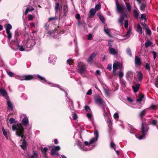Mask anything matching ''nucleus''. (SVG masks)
<instances>
[{
  "instance_id": "nucleus-33",
  "label": "nucleus",
  "mask_w": 158,
  "mask_h": 158,
  "mask_svg": "<svg viewBox=\"0 0 158 158\" xmlns=\"http://www.w3.org/2000/svg\"><path fill=\"white\" fill-rule=\"evenodd\" d=\"M152 44V43L151 41H148L145 42V46L146 47L148 48L151 46Z\"/></svg>"
},
{
  "instance_id": "nucleus-12",
  "label": "nucleus",
  "mask_w": 158,
  "mask_h": 158,
  "mask_svg": "<svg viewBox=\"0 0 158 158\" xmlns=\"http://www.w3.org/2000/svg\"><path fill=\"white\" fill-rule=\"evenodd\" d=\"M96 103L99 106H102L103 107L105 106V104L102 99L100 97H98L95 100Z\"/></svg>"
},
{
  "instance_id": "nucleus-38",
  "label": "nucleus",
  "mask_w": 158,
  "mask_h": 158,
  "mask_svg": "<svg viewBox=\"0 0 158 158\" xmlns=\"http://www.w3.org/2000/svg\"><path fill=\"white\" fill-rule=\"evenodd\" d=\"M133 13L135 17L136 18H137L139 15V14L138 11L135 10H134L133 11Z\"/></svg>"
},
{
  "instance_id": "nucleus-32",
  "label": "nucleus",
  "mask_w": 158,
  "mask_h": 158,
  "mask_svg": "<svg viewBox=\"0 0 158 158\" xmlns=\"http://www.w3.org/2000/svg\"><path fill=\"white\" fill-rule=\"evenodd\" d=\"M68 99L69 100V104H70V105L69 106V107L70 108V109L71 110H72V109H73V101L72 100H71V99H70L69 98H68Z\"/></svg>"
},
{
  "instance_id": "nucleus-7",
  "label": "nucleus",
  "mask_w": 158,
  "mask_h": 158,
  "mask_svg": "<svg viewBox=\"0 0 158 158\" xmlns=\"http://www.w3.org/2000/svg\"><path fill=\"white\" fill-rule=\"evenodd\" d=\"M86 70V67L84 64L82 62L79 63L78 64V72L81 74L85 73Z\"/></svg>"
},
{
  "instance_id": "nucleus-48",
  "label": "nucleus",
  "mask_w": 158,
  "mask_h": 158,
  "mask_svg": "<svg viewBox=\"0 0 158 158\" xmlns=\"http://www.w3.org/2000/svg\"><path fill=\"white\" fill-rule=\"evenodd\" d=\"M127 53L130 56H131L132 54L131 53V51L130 48H128L127 50Z\"/></svg>"
},
{
  "instance_id": "nucleus-42",
  "label": "nucleus",
  "mask_w": 158,
  "mask_h": 158,
  "mask_svg": "<svg viewBox=\"0 0 158 158\" xmlns=\"http://www.w3.org/2000/svg\"><path fill=\"white\" fill-rule=\"evenodd\" d=\"M2 131L3 132V135L5 136L6 138L7 139H8V137H7V132H6V131L5 130L4 127H2Z\"/></svg>"
},
{
  "instance_id": "nucleus-49",
  "label": "nucleus",
  "mask_w": 158,
  "mask_h": 158,
  "mask_svg": "<svg viewBox=\"0 0 158 158\" xmlns=\"http://www.w3.org/2000/svg\"><path fill=\"white\" fill-rule=\"evenodd\" d=\"M10 123V124H12L15 122V120L12 118H10L9 120Z\"/></svg>"
},
{
  "instance_id": "nucleus-1",
  "label": "nucleus",
  "mask_w": 158,
  "mask_h": 158,
  "mask_svg": "<svg viewBox=\"0 0 158 158\" xmlns=\"http://www.w3.org/2000/svg\"><path fill=\"white\" fill-rule=\"evenodd\" d=\"M94 134L96 137L92 138L90 139L89 142L87 141H85L84 143V144L82 145L81 142H79L78 144L80 146V148L82 150L85 151L90 150L92 149L94 146H92L91 144L96 142L98 140L99 136L98 133V131L96 130L94 131Z\"/></svg>"
},
{
  "instance_id": "nucleus-10",
  "label": "nucleus",
  "mask_w": 158,
  "mask_h": 158,
  "mask_svg": "<svg viewBox=\"0 0 158 158\" xmlns=\"http://www.w3.org/2000/svg\"><path fill=\"white\" fill-rule=\"evenodd\" d=\"M37 76L40 79L41 81L42 82L44 83L47 82L48 84H50V86H51L54 87H59L58 85H57L56 84H54L53 83H50L47 82L46 80L45 79V78L44 77H43L39 75H37Z\"/></svg>"
},
{
  "instance_id": "nucleus-29",
  "label": "nucleus",
  "mask_w": 158,
  "mask_h": 158,
  "mask_svg": "<svg viewBox=\"0 0 158 158\" xmlns=\"http://www.w3.org/2000/svg\"><path fill=\"white\" fill-rule=\"evenodd\" d=\"M137 31L140 34H142V28L139 24L137 26Z\"/></svg>"
},
{
  "instance_id": "nucleus-14",
  "label": "nucleus",
  "mask_w": 158,
  "mask_h": 158,
  "mask_svg": "<svg viewBox=\"0 0 158 158\" xmlns=\"http://www.w3.org/2000/svg\"><path fill=\"white\" fill-rule=\"evenodd\" d=\"M140 84L137 83L132 86V88L135 93L139 89Z\"/></svg>"
},
{
  "instance_id": "nucleus-19",
  "label": "nucleus",
  "mask_w": 158,
  "mask_h": 158,
  "mask_svg": "<svg viewBox=\"0 0 158 158\" xmlns=\"http://www.w3.org/2000/svg\"><path fill=\"white\" fill-rule=\"evenodd\" d=\"M110 147L113 148L114 150L116 151V154L118 155L119 154V152L118 150L116 151L115 150V148H116V145L115 144L113 143V142L112 141H111L110 143Z\"/></svg>"
},
{
  "instance_id": "nucleus-60",
  "label": "nucleus",
  "mask_w": 158,
  "mask_h": 158,
  "mask_svg": "<svg viewBox=\"0 0 158 158\" xmlns=\"http://www.w3.org/2000/svg\"><path fill=\"white\" fill-rule=\"evenodd\" d=\"M7 73L10 77H13L14 75L13 73L11 72H7Z\"/></svg>"
},
{
  "instance_id": "nucleus-6",
  "label": "nucleus",
  "mask_w": 158,
  "mask_h": 158,
  "mask_svg": "<svg viewBox=\"0 0 158 158\" xmlns=\"http://www.w3.org/2000/svg\"><path fill=\"white\" fill-rule=\"evenodd\" d=\"M29 36L26 35L25 36V45L27 48H31L35 44V42L32 39H29L28 37Z\"/></svg>"
},
{
  "instance_id": "nucleus-17",
  "label": "nucleus",
  "mask_w": 158,
  "mask_h": 158,
  "mask_svg": "<svg viewBox=\"0 0 158 158\" xmlns=\"http://www.w3.org/2000/svg\"><path fill=\"white\" fill-rule=\"evenodd\" d=\"M7 100V102L8 105V109L10 110H12L13 108V106L11 103L10 101L9 98L6 99Z\"/></svg>"
},
{
  "instance_id": "nucleus-59",
  "label": "nucleus",
  "mask_w": 158,
  "mask_h": 158,
  "mask_svg": "<svg viewBox=\"0 0 158 158\" xmlns=\"http://www.w3.org/2000/svg\"><path fill=\"white\" fill-rule=\"evenodd\" d=\"M73 118L74 120H76L77 118V114L75 113L73 114Z\"/></svg>"
},
{
  "instance_id": "nucleus-13",
  "label": "nucleus",
  "mask_w": 158,
  "mask_h": 158,
  "mask_svg": "<svg viewBox=\"0 0 158 158\" xmlns=\"http://www.w3.org/2000/svg\"><path fill=\"white\" fill-rule=\"evenodd\" d=\"M33 78V77L31 75H25L23 76L21 79V80L23 81L29 80L32 79Z\"/></svg>"
},
{
  "instance_id": "nucleus-3",
  "label": "nucleus",
  "mask_w": 158,
  "mask_h": 158,
  "mask_svg": "<svg viewBox=\"0 0 158 158\" xmlns=\"http://www.w3.org/2000/svg\"><path fill=\"white\" fill-rule=\"evenodd\" d=\"M115 3L116 6V9L118 14H121L118 20V23L122 26L123 24V20L125 18L127 17V15L124 13V10L125 9L124 6L123 5H120L118 0H116Z\"/></svg>"
},
{
  "instance_id": "nucleus-9",
  "label": "nucleus",
  "mask_w": 158,
  "mask_h": 158,
  "mask_svg": "<svg viewBox=\"0 0 158 158\" xmlns=\"http://www.w3.org/2000/svg\"><path fill=\"white\" fill-rule=\"evenodd\" d=\"M20 119L22 120V122L23 124L26 126L28 125V119L27 117L25 114H23L20 116Z\"/></svg>"
},
{
  "instance_id": "nucleus-24",
  "label": "nucleus",
  "mask_w": 158,
  "mask_h": 158,
  "mask_svg": "<svg viewBox=\"0 0 158 158\" xmlns=\"http://www.w3.org/2000/svg\"><path fill=\"white\" fill-rule=\"evenodd\" d=\"M137 78L139 81H141L143 78V75L140 72L138 73Z\"/></svg>"
},
{
  "instance_id": "nucleus-54",
  "label": "nucleus",
  "mask_w": 158,
  "mask_h": 158,
  "mask_svg": "<svg viewBox=\"0 0 158 158\" xmlns=\"http://www.w3.org/2000/svg\"><path fill=\"white\" fill-rule=\"evenodd\" d=\"M120 82H121V84L122 85V86L123 87H125V85H126V83L125 81H123V80H121Z\"/></svg>"
},
{
  "instance_id": "nucleus-22",
  "label": "nucleus",
  "mask_w": 158,
  "mask_h": 158,
  "mask_svg": "<svg viewBox=\"0 0 158 158\" xmlns=\"http://www.w3.org/2000/svg\"><path fill=\"white\" fill-rule=\"evenodd\" d=\"M98 15L101 21L104 23L105 22V20L104 17L101 14H98Z\"/></svg>"
},
{
  "instance_id": "nucleus-40",
  "label": "nucleus",
  "mask_w": 158,
  "mask_h": 158,
  "mask_svg": "<svg viewBox=\"0 0 158 158\" xmlns=\"http://www.w3.org/2000/svg\"><path fill=\"white\" fill-rule=\"evenodd\" d=\"M101 8V5L100 4H97L95 7V10L98 11Z\"/></svg>"
},
{
  "instance_id": "nucleus-30",
  "label": "nucleus",
  "mask_w": 158,
  "mask_h": 158,
  "mask_svg": "<svg viewBox=\"0 0 158 158\" xmlns=\"http://www.w3.org/2000/svg\"><path fill=\"white\" fill-rule=\"evenodd\" d=\"M157 105L152 104L150 106L149 108L151 110H156L157 107Z\"/></svg>"
},
{
  "instance_id": "nucleus-26",
  "label": "nucleus",
  "mask_w": 158,
  "mask_h": 158,
  "mask_svg": "<svg viewBox=\"0 0 158 158\" xmlns=\"http://www.w3.org/2000/svg\"><path fill=\"white\" fill-rule=\"evenodd\" d=\"M127 76L128 78L131 79L133 77V73L131 71L128 72L127 73Z\"/></svg>"
},
{
  "instance_id": "nucleus-35",
  "label": "nucleus",
  "mask_w": 158,
  "mask_h": 158,
  "mask_svg": "<svg viewBox=\"0 0 158 158\" xmlns=\"http://www.w3.org/2000/svg\"><path fill=\"white\" fill-rule=\"evenodd\" d=\"M48 150V148L46 147H45L44 148H42L41 149V151L44 153V154L46 156L47 155L46 152Z\"/></svg>"
},
{
  "instance_id": "nucleus-52",
  "label": "nucleus",
  "mask_w": 158,
  "mask_h": 158,
  "mask_svg": "<svg viewBox=\"0 0 158 158\" xmlns=\"http://www.w3.org/2000/svg\"><path fill=\"white\" fill-rule=\"evenodd\" d=\"M153 56V58L154 59H155L157 57V53L155 51H153L152 52Z\"/></svg>"
},
{
  "instance_id": "nucleus-56",
  "label": "nucleus",
  "mask_w": 158,
  "mask_h": 158,
  "mask_svg": "<svg viewBox=\"0 0 158 158\" xmlns=\"http://www.w3.org/2000/svg\"><path fill=\"white\" fill-rule=\"evenodd\" d=\"M141 18L142 19L146 20V18L145 14H142L141 15Z\"/></svg>"
},
{
  "instance_id": "nucleus-63",
  "label": "nucleus",
  "mask_w": 158,
  "mask_h": 158,
  "mask_svg": "<svg viewBox=\"0 0 158 158\" xmlns=\"http://www.w3.org/2000/svg\"><path fill=\"white\" fill-rule=\"evenodd\" d=\"M146 31L147 33L149 35H150L151 34V31L148 28H146Z\"/></svg>"
},
{
  "instance_id": "nucleus-18",
  "label": "nucleus",
  "mask_w": 158,
  "mask_h": 158,
  "mask_svg": "<svg viewBox=\"0 0 158 158\" xmlns=\"http://www.w3.org/2000/svg\"><path fill=\"white\" fill-rule=\"evenodd\" d=\"M27 142L24 139L22 141V144L21 145L22 148L24 150L27 149Z\"/></svg>"
},
{
  "instance_id": "nucleus-53",
  "label": "nucleus",
  "mask_w": 158,
  "mask_h": 158,
  "mask_svg": "<svg viewBox=\"0 0 158 158\" xmlns=\"http://www.w3.org/2000/svg\"><path fill=\"white\" fill-rule=\"evenodd\" d=\"M114 119H116L119 118L118 114L117 113H115L114 115Z\"/></svg>"
},
{
  "instance_id": "nucleus-64",
  "label": "nucleus",
  "mask_w": 158,
  "mask_h": 158,
  "mask_svg": "<svg viewBox=\"0 0 158 158\" xmlns=\"http://www.w3.org/2000/svg\"><path fill=\"white\" fill-rule=\"evenodd\" d=\"M155 85L156 87L158 88V77L155 83Z\"/></svg>"
},
{
  "instance_id": "nucleus-36",
  "label": "nucleus",
  "mask_w": 158,
  "mask_h": 158,
  "mask_svg": "<svg viewBox=\"0 0 158 158\" xmlns=\"http://www.w3.org/2000/svg\"><path fill=\"white\" fill-rule=\"evenodd\" d=\"M6 34L7 35L8 40H9V41H10V39L12 38V34L11 33L10 31H9L8 32H8L6 33Z\"/></svg>"
},
{
  "instance_id": "nucleus-15",
  "label": "nucleus",
  "mask_w": 158,
  "mask_h": 158,
  "mask_svg": "<svg viewBox=\"0 0 158 158\" xmlns=\"http://www.w3.org/2000/svg\"><path fill=\"white\" fill-rule=\"evenodd\" d=\"M135 64L136 65H139L141 64L140 59L137 56H135Z\"/></svg>"
},
{
  "instance_id": "nucleus-44",
  "label": "nucleus",
  "mask_w": 158,
  "mask_h": 158,
  "mask_svg": "<svg viewBox=\"0 0 158 158\" xmlns=\"http://www.w3.org/2000/svg\"><path fill=\"white\" fill-rule=\"evenodd\" d=\"M60 4L59 3L57 2L56 3L55 9L56 11L59 9Z\"/></svg>"
},
{
  "instance_id": "nucleus-58",
  "label": "nucleus",
  "mask_w": 158,
  "mask_h": 158,
  "mask_svg": "<svg viewBox=\"0 0 158 158\" xmlns=\"http://www.w3.org/2000/svg\"><path fill=\"white\" fill-rule=\"evenodd\" d=\"M107 69L109 70H111L112 69V65L110 64H108L107 67Z\"/></svg>"
},
{
  "instance_id": "nucleus-34",
  "label": "nucleus",
  "mask_w": 158,
  "mask_h": 158,
  "mask_svg": "<svg viewBox=\"0 0 158 158\" xmlns=\"http://www.w3.org/2000/svg\"><path fill=\"white\" fill-rule=\"evenodd\" d=\"M51 154L52 155H56L57 156H59V154L57 152V151L55 150H54L53 151H52V149L51 151Z\"/></svg>"
},
{
  "instance_id": "nucleus-43",
  "label": "nucleus",
  "mask_w": 158,
  "mask_h": 158,
  "mask_svg": "<svg viewBox=\"0 0 158 158\" xmlns=\"http://www.w3.org/2000/svg\"><path fill=\"white\" fill-rule=\"evenodd\" d=\"M131 32V29L129 28V29L127 31V34L126 35V37H127V38H128L130 36Z\"/></svg>"
},
{
  "instance_id": "nucleus-45",
  "label": "nucleus",
  "mask_w": 158,
  "mask_h": 158,
  "mask_svg": "<svg viewBox=\"0 0 158 158\" xmlns=\"http://www.w3.org/2000/svg\"><path fill=\"white\" fill-rule=\"evenodd\" d=\"M157 123V121L155 120H153L151 122H149L148 124H152L153 125H156Z\"/></svg>"
},
{
  "instance_id": "nucleus-4",
  "label": "nucleus",
  "mask_w": 158,
  "mask_h": 158,
  "mask_svg": "<svg viewBox=\"0 0 158 158\" xmlns=\"http://www.w3.org/2000/svg\"><path fill=\"white\" fill-rule=\"evenodd\" d=\"M14 42L16 43V44H15L14 42L11 41L10 43V46L14 50H19L20 51H23L26 50V46L25 45V42H23V44L21 45H19V41L18 40V39L16 38L14 40Z\"/></svg>"
},
{
  "instance_id": "nucleus-55",
  "label": "nucleus",
  "mask_w": 158,
  "mask_h": 158,
  "mask_svg": "<svg viewBox=\"0 0 158 158\" xmlns=\"http://www.w3.org/2000/svg\"><path fill=\"white\" fill-rule=\"evenodd\" d=\"M85 110L89 112L90 110L89 107L87 106H85Z\"/></svg>"
},
{
  "instance_id": "nucleus-2",
  "label": "nucleus",
  "mask_w": 158,
  "mask_h": 158,
  "mask_svg": "<svg viewBox=\"0 0 158 158\" xmlns=\"http://www.w3.org/2000/svg\"><path fill=\"white\" fill-rule=\"evenodd\" d=\"M146 113V110H144L142 111L139 114V117L142 119V123L141 125V132L142 135L139 137H136L139 139H143L147 135V133L149 129V127H148L147 124L145 122L146 119L145 118H143V116Z\"/></svg>"
},
{
  "instance_id": "nucleus-50",
  "label": "nucleus",
  "mask_w": 158,
  "mask_h": 158,
  "mask_svg": "<svg viewBox=\"0 0 158 158\" xmlns=\"http://www.w3.org/2000/svg\"><path fill=\"white\" fill-rule=\"evenodd\" d=\"M87 116L88 118L91 121L92 120V114L91 113H87Z\"/></svg>"
},
{
  "instance_id": "nucleus-57",
  "label": "nucleus",
  "mask_w": 158,
  "mask_h": 158,
  "mask_svg": "<svg viewBox=\"0 0 158 158\" xmlns=\"http://www.w3.org/2000/svg\"><path fill=\"white\" fill-rule=\"evenodd\" d=\"M104 90L106 94V95L109 96V92L108 89H104Z\"/></svg>"
},
{
  "instance_id": "nucleus-51",
  "label": "nucleus",
  "mask_w": 158,
  "mask_h": 158,
  "mask_svg": "<svg viewBox=\"0 0 158 158\" xmlns=\"http://www.w3.org/2000/svg\"><path fill=\"white\" fill-rule=\"evenodd\" d=\"M128 26V21L127 20L125 21L124 27L126 28H127Z\"/></svg>"
},
{
  "instance_id": "nucleus-41",
  "label": "nucleus",
  "mask_w": 158,
  "mask_h": 158,
  "mask_svg": "<svg viewBox=\"0 0 158 158\" xmlns=\"http://www.w3.org/2000/svg\"><path fill=\"white\" fill-rule=\"evenodd\" d=\"M33 154L34 155L30 156V158H37L38 157V155L36 152H34Z\"/></svg>"
},
{
  "instance_id": "nucleus-47",
  "label": "nucleus",
  "mask_w": 158,
  "mask_h": 158,
  "mask_svg": "<svg viewBox=\"0 0 158 158\" xmlns=\"http://www.w3.org/2000/svg\"><path fill=\"white\" fill-rule=\"evenodd\" d=\"M52 151H53L54 150H55L57 152L60 150V146H57L55 147L54 148H53L52 149Z\"/></svg>"
},
{
  "instance_id": "nucleus-25",
  "label": "nucleus",
  "mask_w": 158,
  "mask_h": 158,
  "mask_svg": "<svg viewBox=\"0 0 158 158\" xmlns=\"http://www.w3.org/2000/svg\"><path fill=\"white\" fill-rule=\"evenodd\" d=\"M12 28L11 25L10 24H8L6 29V33H7L10 31V30Z\"/></svg>"
},
{
  "instance_id": "nucleus-37",
  "label": "nucleus",
  "mask_w": 158,
  "mask_h": 158,
  "mask_svg": "<svg viewBox=\"0 0 158 158\" xmlns=\"http://www.w3.org/2000/svg\"><path fill=\"white\" fill-rule=\"evenodd\" d=\"M104 32L110 36H111V35L110 34V30L109 29H106V28H104Z\"/></svg>"
},
{
  "instance_id": "nucleus-31",
  "label": "nucleus",
  "mask_w": 158,
  "mask_h": 158,
  "mask_svg": "<svg viewBox=\"0 0 158 158\" xmlns=\"http://www.w3.org/2000/svg\"><path fill=\"white\" fill-rule=\"evenodd\" d=\"M125 4L127 9L129 12H130L131 10V6L130 5L129 3L127 2H126Z\"/></svg>"
},
{
  "instance_id": "nucleus-39",
  "label": "nucleus",
  "mask_w": 158,
  "mask_h": 158,
  "mask_svg": "<svg viewBox=\"0 0 158 158\" xmlns=\"http://www.w3.org/2000/svg\"><path fill=\"white\" fill-rule=\"evenodd\" d=\"M146 5L144 3H142L140 6V9L141 10H144L145 9Z\"/></svg>"
},
{
  "instance_id": "nucleus-8",
  "label": "nucleus",
  "mask_w": 158,
  "mask_h": 158,
  "mask_svg": "<svg viewBox=\"0 0 158 158\" xmlns=\"http://www.w3.org/2000/svg\"><path fill=\"white\" fill-rule=\"evenodd\" d=\"M122 66L123 64L122 63H118L117 61H115L113 66V73H115L118 68H121L123 67Z\"/></svg>"
},
{
  "instance_id": "nucleus-21",
  "label": "nucleus",
  "mask_w": 158,
  "mask_h": 158,
  "mask_svg": "<svg viewBox=\"0 0 158 158\" xmlns=\"http://www.w3.org/2000/svg\"><path fill=\"white\" fill-rule=\"evenodd\" d=\"M96 10L94 8L92 9L89 12V17L90 18L92 16H93L95 14Z\"/></svg>"
},
{
  "instance_id": "nucleus-61",
  "label": "nucleus",
  "mask_w": 158,
  "mask_h": 158,
  "mask_svg": "<svg viewBox=\"0 0 158 158\" xmlns=\"http://www.w3.org/2000/svg\"><path fill=\"white\" fill-rule=\"evenodd\" d=\"M29 18L28 19V20H32L33 18V16L31 15H29Z\"/></svg>"
},
{
  "instance_id": "nucleus-16",
  "label": "nucleus",
  "mask_w": 158,
  "mask_h": 158,
  "mask_svg": "<svg viewBox=\"0 0 158 158\" xmlns=\"http://www.w3.org/2000/svg\"><path fill=\"white\" fill-rule=\"evenodd\" d=\"M109 50L110 53L112 55H115L117 54V52L114 48L111 47L109 48Z\"/></svg>"
},
{
  "instance_id": "nucleus-62",
  "label": "nucleus",
  "mask_w": 158,
  "mask_h": 158,
  "mask_svg": "<svg viewBox=\"0 0 158 158\" xmlns=\"http://www.w3.org/2000/svg\"><path fill=\"white\" fill-rule=\"evenodd\" d=\"M123 72H120L119 73L118 76L120 78L122 77H123Z\"/></svg>"
},
{
  "instance_id": "nucleus-27",
  "label": "nucleus",
  "mask_w": 158,
  "mask_h": 158,
  "mask_svg": "<svg viewBox=\"0 0 158 158\" xmlns=\"http://www.w3.org/2000/svg\"><path fill=\"white\" fill-rule=\"evenodd\" d=\"M56 59L55 56L54 55H51L49 57V60L51 62L55 61Z\"/></svg>"
},
{
  "instance_id": "nucleus-5",
  "label": "nucleus",
  "mask_w": 158,
  "mask_h": 158,
  "mask_svg": "<svg viewBox=\"0 0 158 158\" xmlns=\"http://www.w3.org/2000/svg\"><path fill=\"white\" fill-rule=\"evenodd\" d=\"M13 131H16V134L19 136H21L22 138L23 137L24 129L21 124H13L12 127Z\"/></svg>"
},
{
  "instance_id": "nucleus-23",
  "label": "nucleus",
  "mask_w": 158,
  "mask_h": 158,
  "mask_svg": "<svg viewBox=\"0 0 158 158\" xmlns=\"http://www.w3.org/2000/svg\"><path fill=\"white\" fill-rule=\"evenodd\" d=\"M144 95L143 94H141L139 96L138 99L136 100L137 102H140L142 101L143 98H144Z\"/></svg>"
},
{
  "instance_id": "nucleus-20",
  "label": "nucleus",
  "mask_w": 158,
  "mask_h": 158,
  "mask_svg": "<svg viewBox=\"0 0 158 158\" xmlns=\"http://www.w3.org/2000/svg\"><path fill=\"white\" fill-rule=\"evenodd\" d=\"M96 54L95 52L93 53L90 56L89 59L87 60L88 62H90L91 61L93 58L96 56Z\"/></svg>"
},
{
  "instance_id": "nucleus-11",
  "label": "nucleus",
  "mask_w": 158,
  "mask_h": 158,
  "mask_svg": "<svg viewBox=\"0 0 158 158\" xmlns=\"http://www.w3.org/2000/svg\"><path fill=\"white\" fill-rule=\"evenodd\" d=\"M0 93L6 99L9 98L8 96L6 90L3 88H0Z\"/></svg>"
},
{
  "instance_id": "nucleus-28",
  "label": "nucleus",
  "mask_w": 158,
  "mask_h": 158,
  "mask_svg": "<svg viewBox=\"0 0 158 158\" xmlns=\"http://www.w3.org/2000/svg\"><path fill=\"white\" fill-rule=\"evenodd\" d=\"M34 10V8L32 7H28L26 9V10L25 11V15H27V14L28 12L29 11H31Z\"/></svg>"
},
{
  "instance_id": "nucleus-46",
  "label": "nucleus",
  "mask_w": 158,
  "mask_h": 158,
  "mask_svg": "<svg viewBox=\"0 0 158 158\" xmlns=\"http://www.w3.org/2000/svg\"><path fill=\"white\" fill-rule=\"evenodd\" d=\"M145 69H146L149 70V73H151L150 69V66H149V65L147 63L146 64V65L145 66Z\"/></svg>"
}]
</instances>
